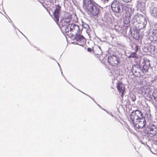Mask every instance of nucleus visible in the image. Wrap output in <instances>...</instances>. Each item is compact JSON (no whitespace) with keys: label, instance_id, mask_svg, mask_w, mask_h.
<instances>
[{"label":"nucleus","instance_id":"obj_1","mask_svg":"<svg viewBox=\"0 0 157 157\" xmlns=\"http://www.w3.org/2000/svg\"><path fill=\"white\" fill-rule=\"evenodd\" d=\"M92 0H84L83 2V8L87 10L89 14L93 16H96L101 11L99 7L93 2Z\"/></svg>","mask_w":157,"mask_h":157},{"label":"nucleus","instance_id":"obj_2","mask_svg":"<svg viewBox=\"0 0 157 157\" xmlns=\"http://www.w3.org/2000/svg\"><path fill=\"white\" fill-rule=\"evenodd\" d=\"M62 30H64L66 34L70 37L73 36L75 34L80 33L79 26L74 24H69Z\"/></svg>","mask_w":157,"mask_h":157},{"label":"nucleus","instance_id":"obj_3","mask_svg":"<svg viewBox=\"0 0 157 157\" xmlns=\"http://www.w3.org/2000/svg\"><path fill=\"white\" fill-rule=\"evenodd\" d=\"M143 113L142 112L138 110H135L132 112L130 115L129 121L132 124L137 122L138 120L142 118Z\"/></svg>","mask_w":157,"mask_h":157},{"label":"nucleus","instance_id":"obj_4","mask_svg":"<svg viewBox=\"0 0 157 157\" xmlns=\"http://www.w3.org/2000/svg\"><path fill=\"white\" fill-rule=\"evenodd\" d=\"M145 23L144 22L138 24H139L138 27H134L133 28V30L131 31V34L133 38L136 39H138L139 38L140 30L142 29L146 26L147 23V21H145Z\"/></svg>","mask_w":157,"mask_h":157},{"label":"nucleus","instance_id":"obj_5","mask_svg":"<svg viewBox=\"0 0 157 157\" xmlns=\"http://www.w3.org/2000/svg\"><path fill=\"white\" fill-rule=\"evenodd\" d=\"M71 19V15L68 13H66L60 21V27L63 29L70 24Z\"/></svg>","mask_w":157,"mask_h":157},{"label":"nucleus","instance_id":"obj_6","mask_svg":"<svg viewBox=\"0 0 157 157\" xmlns=\"http://www.w3.org/2000/svg\"><path fill=\"white\" fill-rule=\"evenodd\" d=\"M132 72L136 76L141 77L143 75L142 66L139 64L134 65L132 67Z\"/></svg>","mask_w":157,"mask_h":157},{"label":"nucleus","instance_id":"obj_7","mask_svg":"<svg viewBox=\"0 0 157 157\" xmlns=\"http://www.w3.org/2000/svg\"><path fill=\"white\" fill-rule=\"evenodd\" d=\"M157 128L153 124L148 125L145 130L144 132L151 136L155 135L157 133Z\"/></svg>","mask_w":157,"mask_h":157},{"label":"nucleus","instance_id":"obj_8","mask_svg":"<svg viewBox=\"0 0 157 157\" xmlns=\"http://www.w3.org/2000/svg\"><path fill=\"white\" fill-rule=\"evenodd\" d=\"M146 21L145 17L141 14H137L135 15L132 20V21L133 24H139L144 22L145 23Z\"/></svg>","mask_w":157,"mask_h":157},{"label":"nucleus","instance_id":"obj_9","mask_svg":"<svg viewBox=\"0 0 157 157\" xmlns=\"http://www.w3.org/2000/svg\"><path fill=\"white\" fill-rule=\"evenodd\" d=\"M111 7L113 11L114 12L120 13L121 11V9L122 7V5L118 1L116 0L113 2Z\"/></svg>","mask_w":157,"mask_h":157},{"label":"nucleus","instance_id":"obj_10","mask_svg":"<svg viewBox=\"0 0 157 157\" xmlns=\"http://www.w3.org/2000/svg\"><path fill=\"white\" fill-rule=\"evenodd\" d=\"M54 8L55 10L53 13L54 16L53 19L58 24L59 21L61 6L60 5L58 4L55 5Z\"/></svg>","mask_w":157,"mask_h":157},{"label":"nucleus","instance_id":"obj_11","mask_svg":"<svg viewBox=\"0 0 157 157\" xmlns=\"http://www.w3.org/2000/svg\"><path fill=\"white\" fill-rule=\"evenodd\" d=\"M146 120L144 117H142L138 120L137 122L132 124L135 129L142 128L145 125Z\"/></svg>","mask_w":157,"mask_h":157},{"label":"nucleus","instance_id":"obj_12","mask_svg":"<svg viewBox=\"0 0 157 157\" xmlns=\"http://www.w3.org/2000/svg\"><path fill=\"white\" fill-rule=\"evenodd\" d=\"M149 11L153 17L157 19V6L153 3L149 6Z\"/></svg>","mask_w":157,"mask_h":157},{"label":"nucleus","instance_id":"obj_13","mask_svg":"<svg viewBox=\"0 0 157 157\" xmlns=\"http://www.w3.org/2000/svg\"><path fill=\"white\" fill-rule=\"evenodd\" d=\"M108 62L111 65L115 66L119 62V59L116 56L113 55L108 58Z\"/></svg>","mask_w":157,"mask_h":157},{"label":"nucleus","instance_id":"obj_14","mask_svg":"<svg viewBox=\"0 0 157 157\" xmlns=\"http://www.w3.org/2000/svg\"><path fill=\"white\" fill-rule=\"evenodd\" d=\"M143 65L142 67V70L143 74V75L144 74L148 71L149 67L150 66V61L149 59L145 58H144V61L143 62Z\"/></svg>","mask_w":157,"mask_h":157},{"label":"nucleus","instance_id":"obj_15","mask_svg":"<svg viewBox=\"0 0 157 157\" xmlns=\"http://www.w3.org/2000/svg\"><path fill=\"white\" fill-rule=\"evenodd\" d=\"M148 35L151 36H149V39L151 41H156L157 40V29H153L149 33Z\"/></svg>","mask_w":157,"mask_h":157},{"label":"nucleus","instance_id":"obj_16","mask_svg":"<svg viewBox=\"0 0 157 157\" xmlns=\"http://www.w3.org/2000/svg\"><path fill=\"white\" fill-rule=\"evenodd\" d=\"M75 39L78 42L82 41L84 42L85 40V39L82 35H81L80 33L75 34Z\"/></svg>","mask_w":157,"mask_h":157},{"label":"nucleus","instance_id":"obj_17","mask_svg":"<svg viewBox=\"0 0 157 157\" xmlns=\"http://www.w3.org/2000/svg\"><path fill=\"white\" fill-rule=\"evenodd\" d=\"M138 10L143 12L145 10V4L144 2H141L138 3L137 6Z\"/></svg>","mask_w":157,"mask_h":157},{"label":"nucleus","instance_id":"obj_18","mask_svg":"<svg viewBox=\"0 0 157 157\" xmlns=\"http://www.w3.org/2000/svg\"><path fill=\"white\" fill-rule=\"evenodd\" d=\"M131 13L129 14L128 16H126L125 18L124 21V24H128L130 22L131 20Z\"/></svg>","mask_w":157,"mask_h":157},{"label":"nucleus","instance_id":"obj_19","mask_svg":"<svg viewBox=\"0 0 157 157\" xmlns=\"http://www.w3.org/2000/svg\"><path fill=\"white\" fill-rule=\"evenodd\" d=\"M117 88H125V86L124 84L122 82H118L117 83Z\"/></svg>","mask_w":157,"mask_h":157},{"label":"nucleus","instance_id":"obj_20","mask_svg":"<svg viewBox=\"0 0 157 157\" xmlns=\"http://www.w3.org/2000/svg\"><path fill=\"white\" fill-rule=\"evenodd\" d=\"M129 58H137L136 53L135 52H133L131 53L130 55L128 56Z\"/></svg>","mask_w":157,"mask_h":157},{"label":"nucleus","instance_id":"obj_21","mask_svg":"<svg viewBox=\"0 0 157 157\" xmlns=\"http://www.w3.org/2000/svg\"><path fill=\"white\" fill-rule=\"evenodd\" d=\"M153 95L154 97L155 100L157 102V90L153 93Z\"/></svg>","mask_w":157,"mask_h":157},{"label":"nucleus","instance_id":"obj_22","mask_svg":"<svg viewBox=\"0 0 157 157\" xmlns=\"http://www.w3.org/2000/svg\"><path fill=\"white\" fill-rule=\"evenodd\" d=\"M130 98L131 100L133 101H135L136 99V96L134 94L131 95Z\"/></svg>","mask_w":157,"mask_h":157},{"label":"nucleus","instance_id":"obj_23","mask_svg":"<svg viewBox=\"0 0 157 157\" xmlns=\"http://www.w3.org/2000/svg\"><path fill=\"white\" fill-rule=\"evenodd\" d=\"M118 90L120 93L121 92V96L123 97L124 95V91L125 89H118Z\"/></svg>","mask_w":157,"mask_h":157},{"label":"nucleus","instance_id":"obj_24","mask_svg":"<svg viewBox=\"0 0 157 157\" xmlns=\"http://www.w3.org/2000/svg\"><path fill=\"white\" fill-rule=\"evenodd\" d=\"M84 27L87 30L90 29V26L89 25L87 24H86L84 25Z\"/></svg>","mask_w":157,"mask_h":157},{"label":"nucleus","instance_id":"obj_25","mask_svg":"<svg viewBox=\"0 0 157 157\" xmlns=\"http://www.w3.org/2000/svg\"><path fill=\"white\" fill-rule=\"evenodd\" d=\"M139 48V47L138 46H136L135 47V52L136 53H137V51L138 50Z\"/></svg>","mask_w":157,"mask_h":157},{"label":"nucleus","instance_id":"obj_26","mask_svg":"<svg viewBox=\"0 0 157 157\" xmlns=\"http://www.w3.org/2000/svg\"><path fill=\"white\" fill-rule=\"evenodd\" d=\"M132 0H122V1L128 3L131 2Z\"/></svg>","mask_w":157,"mask_h":157},{"label":"nucleus","instance_id":"obj_27","mask_svg":"<svg viewBox=\"0 0 157 157\" xmlns=\"http://www.w3.org/2000/svg\"><path fill=\"white\" fill-rule=\"evenodd\" d=\"M87 50L89 52H91L92 50V49L90 48H87Z\"/></svg>","mask_w":157,"mask_h":157},{"label":"nucleus","instance_id":"obj_28","mask_svg":"<svg viewBox=\"0 0 157 157\" xmlns=\"http://www.w3.org/2000/svg\"><path fill=\"white\" fill-rule=\"evenodd\" d=\"M118 45L119 46L121 47H122L123 48L124 47V46L123 45H122V44H118Z\"/></svg>","mask_w":157,"mask_h":157},{"label":"nucleus","instance_id":"obj_29","mask_svg":"<svg viewBox=\"0 0 157 157\" xmlns=\"http://www.w3.org/2000/svg\"><path fill=\"white\" fill-rule=\"evenodd\" d=\"M48 1L50 3H51L52 2L53 0H48Z\"/></svg>","mask_w":157,"mask_h":157},{"label":"nucleus","instance_id":"obj_30","mask_svg":"<svg viewBox=\"0 0 157 157\" xmlns=\"http://www.w3.org/2000/svg\"><path fill=\"white\" fill-rule=\"evenodd\" d=\"M101 2L103 3H105V0H101Z\"/></svg>","mask_w":157,"mask_h":157},{"label":"nucleus","instance_id":"obj_31","mask_svg":"<svg viewBox=\"0 0 157 157\" xmlns=\"http://www.w3.org/2000/svg\"><path fill=\"white\" fill-rule=\"evenodd\" d=\"M109 0H105V3L106 2H108Z\"/></svg>","mask_w":157,"mask_h":157},{"label":"nucleus","instance_id":"obj_32","mask_svg":"<svg viewBox=\"0 0 157 157\" xmlns=\"http://www.w3.org/2000/svg\"><path fill=\"white\" fill-rule=\"evenodd\" d=\"M61 73L62 74H62H63V73H62V71H61Z\"/></svg>","mask_w":157,"mask_h":157},{"label":"nucleus","instance_id":"obj_33","mask_svg":"<svg viewBox=\"0 0 157 157\" xmlns=\"http://www.w3.org/2000/svg\"><path fill=\"white\" fill-rule=\"evenodd\" d=\"M58 65L60 66L59 64L58 63Z\"/></svg>","mask_w":157,"mask_h":157},{"label":"nucleus","instance_id":"obj_34","mask_svg":"<svg viewBox=\"0 0 157 157\" xmlns=\"http://www.w3.org/2000/svg\"><path fill=\"white\" fill-rule=\"evenodd\" d=\"M101 1V0H100Z\"/></svg>","mask_w":157,"mask_h":157}]
</instances>
